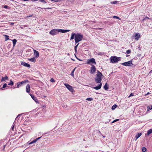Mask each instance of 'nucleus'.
I'll use <instances>...</instances> for the list:
<instances>
[{
	"mask_svg": "<svg viewBox=\"0 0 152 152\" xmlns=\"http://www.w3.org/2000/svg\"><path fill=\"white\" fill-rule=\"evenodd\" d=\"M64 85L70 91L72 92H73V89L72 86L69 85L68 84L64 83Z\"/></svg>",
	"mask_w": 152,
	"mask_h": 152,
	"instance_id": "obj_7",
	"label": "nucleus"
},
{
	"mask_svg": "<svg viewBox=\"0 0 152 152\" xmlns=\"http://www.w3.org/2000/svg\"><path fill=\"white\" fill-rule=\"evenodd\" d=\"M47 9H49V8H47Z\"/></svg>",
	"mask_w": 152,
	"mask_h": 152,
	"instance_id": "obj_55",
	"label": "nucleus"
},
{
	"mask_svg": "<svg viewBox=\"0 0 152 152\" xmlns=\"http://www.w3.org/2000/svg\"><path fill=\"white\" fill-rule=\"evenodd\" d=\"M14 126H13L12 127V130H13V129H14Z\"/></svg>",
	"mask_w": 152,
	"mask_h": 152,
	"instance_id": "obj_46",
	"label": "nucleus"
},
{
	"mask_svg": "<svg viewBox=\"0 0 152 152\" xmlns=\"http://www.w3.org/2000/svg\"><path fill=\"white\" fill-rule=\"evenodd\" d=\"M76 34L75 33H72L71 37L70 38V40L73 39H74L75 36Z\"/></svg>",
	"mask_w": 152,
	"mask_h": 152,
	"instance_id": "obj_19",
	"label": "nucleus"
},
{
	"mask_svg": "<svg viewBox=\"0 0 152 152\" xmlns=\"http://www.w3.org/2000/svg\"><path fill=\"white\" fill-rule=\"evenodd\" d=\"M76 69V67L74 68L73 70L72 71V72H71V75L73 77H74V72L75 71V70Z\"/></svg>",
	"mask_w": 152,
	"mask_h": 152,
	"instance_id": "obj_24",
	"label": "nucleus"
},
{
	"mask_svg": "<svg viewBox=\"0 0 152 152\" xmlns=\"http://www.w3.org/2000/svg\"><path fill=\"white\" fill-rule=\"evenodd\" d=\"M140 36L139 33H136L134 36V38L137 40H138L140 38Z\"/></svg>",
	"mask_w": 152,
	"mask_h": 152,
	"instance_id": "obj_10",
	"label": "nucleus"
},
{
	"mask_svg": "<svg viewBox=\"0 0 152 152\" xmlns=\"http://www.w3.org/2000/svg\"><path fill=\"white\" fill-rule=\"evenodd\" d=\"M32 15H29V17H32Z\"/></svg>",
	"mask_w": 152,
	"mask_h": 152,
	"instance_id": "obj_52",
	"label": "nucleus"
},
{
	"mask_svg": "<svg viewBox=\"0 0 152 152\" xmlns=\"http://www.w3.org/2000/svg\"><path fill=\"white\" fill-rule=\"evenodd\" d=\"M150 107L149 106H148V110H147L148 111L149 110H150Z\"/></svg>",
	"mask_w": 152,
	"mask_h": 152,
	"instance_id": "obj_44",
	"label": "nucleus"
},
{
	"mask_svg": "<svg viewBox=\"0 0 152 152\" xmlns=\"http://www.w3.org/2000/svg\"><path fill=\"white\" fill-rule=\"evenodd\" d=\"M83 38V36L80 34L77 33L75 36V40L76 44L81 41Z\"/></svg>",
	"mask_w": 152,
	"mask_h": 152,
	"instance_id": "obj_2",
	"label": "nucleus"
},
{
	"mask_svg": "<svg viewBox=\"0 0 152 152\" xmlns=\"http://www.w3.org/2000/svg\"><path fill=\"white\" fill-rule=\"evenodd\" d=\"M32 1H37V0H31Z\"/></svg>",
	"mask_w": 152,
	"mask_h": 152,
	"instance_id": "obj_48",
	"label": "nucleus"
},
{
	"mask_svg": "<svg viewBox=\"0 0 152 152\" xmlns=\"http://www.w3.org/2000/svg\"><path fill=\"white\" fill-rule=\"evenodd\" d=\"M126 56L127 57H128V56H127H127Z\"/></svg>",
	"mask_w": 152,
	"mask_h": 152,
	"instance_id": "obj_58",
	"label": "nucleus"
},
{
	"mask_svg": "<svg viewBox=\"0 0 152 152\" xmlns=\"http://www.w3.org/2000/svg\"><path fill=\"white\" fill-rule=\"evenodd\" d=\"M152 133V129H151L147 131V135H149L150 134H151Z\"/></svg>",
	"mask_w": 152,
	"mask_h": 152,
	"instance_id": "obj_20",
	"label": "nucleus"
},
{
	"mask_svg": "<svg viewBox=\"0 0 152 152\" xmlns=\"http://www.w3.org/2000/svg\"><path fill=\"white\" fill-rule=\"evenodd\" d=\"M86 100L88 101H91L93 100V99L91 98H87L86 99Z\"/></svg>",
	"mask_w": 152,
	"mask_h": 152,
	"instance_id": "obj_33",
	"label": "nucleus"
},
{
	"mask_svg": "<svg viewBox=\"0 0 152 152\" xmlns=\"http://www.w3.org/2000/svg\"><path fill=\"white\" fill-rule=\"evenodd\" d=\"M79 60H80V59H78V58H77Z\"/></svg>",
	"mask_w": 152,
	"mask_h": 152,
	"instance_id": "obj_56",
	"label": "nucleus"
},
{
	"mask_svg": "<svg viewBox=\"0 0 152 152\" xmlns=\"http://www.w3.org/2000/svg\"><path fill=\"white\" fill-rule=\"evenodd\" d=\"M103 76L102 73L97 70V73L96 75V77L95 78V82L97 83H99L97 86L94 87L93 88L96 90H98L101 88L102 83L101 81L102 79V77Z\"/></svg>",
	"mask_w": 152,
	"mask_h": 152,
	"instance_id": "obj_1",
	"label": "nucleus"
},
{
	"mask_svg": "<svg viewBox=\"0 0 152 152\" xmlns=\"http://www.w3.org/2000/svg\"><path fill=\"white\" fill-rule=\"evenodd\" d=\"M8 80V77L6 75L4 77H2L1 81H5L6 80Z\"/></svg>",
	"mask_w": 152,
	"mask_h": 152,
	"instance_id": "obj_15",
	"label": "nucleus"
},
{
	"mask_svg": "<svg viewBox=\"0 0 152 152\" xmlns=\"http://www.w3.org/2000/svg\"><path fill=\"white\" fill-rule=\"evenodd\" d=\"M8 6H7V5H5L4 7V8H5V9H7V8H8Z\"/></svg>",
	"mask_w": 152,
	"mask_h": 152,
	"instance_id": "obj_41",
	"label": "nucleus"
},
{
	"mask_svg": "<svg viewBox=\"0 0 152 152\" xmlns=\"http://www.w3.org/2000/svg\"><path fill=\"white\" fill-rule=\"evenodd\" d=\"M21 64L27 67L28 68L30 67V65L29 64L24 62H22L21 63Z\"/></svg>",
	"mask_w": 152,
	"mask_h": 152,
	"instance_id": "obj_9",
	"label": "nucleus"
},
{
	"mask_svg": "<svg viewBox=\"0 0 152 152\" xmlns=\"http://www.w3.org/2000/svg\"><path fill=\"white\" fill-rule=\"evenodd\" d=\"M23 0L24 1H28L29 0Z\"/></svg>",
	"mask_w": 152,
	"mask_h": 152,
	"instance_id": "obj_49",
	"label": "nucleus"
},
{
	"mask_svg": "<svg viewBox=\"0 0 152 152\" xmlns=\"http://www.w3.org/2000/svg\"><path fill=\"white\" fill-rule=\"evenodd\" d=\"M26 92L28 93H29L30 91V86L29 84H28L26 86Z\"/></svg>",
	"mask_w": 152,
	"mask_h": 152,
	"instance_id": "obj_12",
	"label": "nucleus"
},
{
	"mask_svg": "<svg viewBox=\"0 0 152 152\" xmlns=\"http://www.w3.org/2000/svg\"><path fill=\"white\" fill-rule=\"evenodd\" d=\"M5 41H7L9 39V36L7 35H5Z\"/></svg>",
	"mask_w": 152,
	"mask_h": 152,
	"instance_id": "obj_27",
	"label": "nucleus"
},
{
	"mask_svg": "<svg viewBox=\"0 0 152 152\" xmlns=\"http://www.w3.org/2000/svg\"><path fill=\"white\" fill-rule=\"evenodd\" d=\"M29 61L33 62H35L36 61V59L35 57H33L31 58L28 59Z\"/></svg>",
	"mask_w": 152,
	"mask_h": 152,
	"instance_id": "obj_17",
	"label": "nucleus"
},
{
	"mask_svg": "<svg viewBox=\"0 0 152 152\" xmlns=\"http://www.w3.org/2000/svg\"><path fill=\"white\" fill-rule=\"evenodd\" d=\"M79 44V43H78L77 44V45L75 47V48H74L75 49H77V47L78 46Z\"/></svg>",
	"mask_w": 152,
	"mask_h": 152,
	"instance_id": "obj_38",
	"label": "nucleus"
},
{
	"mask_svg": "<svg viewBox=\"0 0 152 152\" xmlns=\"http://www.w3.org/2000/svg\"><path fill=\"white\" fill-rule=\"evenodd\" d=\"M142 151L143 152H146L147 151V149L145 147H143L142 148Z\"/></svg>",
	"mask_w": 152,
	"mask_h": 152,
	"instance_id": "obj_23",
	"label": "nucleus"
},
{
	"mask_svg": "<svg viewBox=\"0 0 152 152\" xmlns=\"http://www.w3.org/2000/svg\"><path fill=\"white\" fill-rule=\"evenodd\" d=\"M70 31L69 30H64L61 29H58V32H61L62 33H64L69 32Z\"/></svg>",
	"mask_w": 152,
	"mask_h": 152,
	"instance_id": "obj_11",
	"label": "nucleus"
},
{
	"mask_svg": "<svg viewBox=\"0 0 152 152\" xmlns=\"http://www.w3.org/2000/svg\"><path fill=\"white\" fill-rule=\"evenodd\" d=\"M113 18H115H115L118 19L119 20H121V19L119 17H118V16H113Z\"/></svg>",
	"mask_w": 152,
	"mask_h": 152,
	"instance_id": "obj_31",
	"label": "nucleus"
},
{
	"mask_svg": "<svg viewBox=\"0 0 152 152\" xmlns=\"http://www.w3.org/2000/svg\"><path fill=\"white\" fill-rule=\"evenodd\" d=\"M34 54L35 55V57L37 58L39 57V54L38 51L34 50Z\"/></svg>",
	"mask_w": 152,
	"mask_h": 152,
	"instance_id": "obj_13",
	"label": "nucleus"
},
{
	"mask_svg": "<svg viewBox=\"0 0 152 152\" xmlns=\"http://www.w3.org/2000/svg\"><path fill=\"white\" fill-rule=\"evenodd\" d=\"M21 85L20 82L18 83L17 84V86L16 88H18L19 87L21 86Z\"/></svg>",
	"mask_w": 152,
	"mask_h": 152,
	"instance_id": "obj_26",
	"label": "nucleus"
},
{
	"mask_svg": "<svg viewBox=\"0 0 152 152\" xmlns=\"http://www.w3.org/2000/svg\"><path fill=\"white\" fill-rule=\"evenodd\" d=\"M121 64L122 65L124 66H131L133 65L132 61L130 60L128 61L122 63Z\"/></svg>",
	"mask_w": 152,
	"mask_h": 152,
	"instance_id": "obj_4",
	"label": "nucleus"
},
{
	"mask_svg": "<svg viewBox=\"0 0 152 152\" xmlns=\"http://www.w3.org/2000/svg\"><path fill=\"white\" fill-rule=\"evenodd\" d=\"M14 84V83L12 80H10V83H8V85L12 86Z\"/></svg>",
	"mask_w": 152,
	"mask_h": 152,
	"instance_id": "obj_25",
	"label": "nucleus"
},
{
	"mask_svg": "<svg viewBox=\"0 0 152 152\" xmlns=\"http://www.w3.org/2000/svg\"><path fill=\"white\" fill-rule=\"evenodd\" d=\"M10 24L12 25H13L14 24V23L13 22H11V23H10Z\"/></svg>",
	"mask_w": 152,
	"mask_h": 152,
	"instance_id": "obj_45",
	"label": "nucleus"
},
{
	"mask_svg": "<svg viewBox=\"0 0 152 152\" xmlns=\"http://www.w3.org/2000/svg\"><path fill=\"white\" fill-rule=\"evenodd\" d=\"M110 59L111 62L113 63H118L121 60L120 57H117L116 56H112L110 57Z\"/></svg>",
	"mask_w": 152,
	"mask_h": 152,
	"instance_id": "obj_3",
	"label": "nucleus"
},
{
	"mask_svg": "<svg viewBox=\"0 0 152 152\" xmlns=\"http://www.w3.org/2000/svg\"><path fill=\"white\" fill-rule=\"evenodd\" d=\"M96 70V68L95 66L93 65H92V67L91 68V74H94Z\"/></svg>",
	"mask_w": 152,
	"mask_h": 152,
	"instance_id": "obj_8",
	"label": "nucleus"
},
{
	"mask_svg": "<svg viewBox=\"0 0 152 152\" xmlns=\"http://www.w3.org/2000/svg\"><path fill=\"white\" fill-rule=\"evenodd\" d=\"M58 33V29H54L51 30L49 32V34L51 35H53L57 34Z\"/></svg>",
	"mask_w": 152,
	"mask_h": 152,
	"instance_id": "obj_6",
	"label": "nucleus"
},
{
	"mask_svg": "<svg viewBox=\"0 0 152 152\" xmlns=\"http://www.w3.org/2000/svg\"><path fill=\"white\" fill-rule=\"evenodd\" d=\"M86 62L87 64H90L92 63L94 64H96V62L95 61V59L94 58L88 59Z\"/></svg>",
	"mask_w": 152,
	"mask_h": 152,
	"instance_id": "obj_5",
	"label": "nucleus"
},
{
	"mask_svg": "<svg viewBox=\"0 0 152 152\" xmlns=\"http://www.w3.org/2000/svg\"><path fill=\"white\" fill-rule=\"evenodd\" d=\"M134 96V94L133 93H131L130 94V95L128 96V97H129L132 96Z\"/></svg>",
	"mask_w": 152,
	"mask_h": 152,
	"instance_id": "obj_39",
	"label": "nucleus"
},
{
	"mask_svg": "<svg viewBox=\"0 0 152 152\" xmlns=\"http://www.w3.org/2000/svg\"><path fill=\"white\" fill-rule=\"evenodd\" d=\"M117 107V105L116 104H115L112 107V110H114Z\"/></svg>",
	"mask_w": 152,
	"mask_h": 152,
	"instance_id": "obj_28",
	"label": "nucleus"
},
{
	"mask_svg": "<svg viewBox=\"0 0 152 152\" xmlns=\"http://www.w3.org/2000/svg\"><path fill=\"white\" fill-rule=\"evenodd\" d=\"M102 29V28H99V29Z\"/></svg>",
	"mask_w": 152,
	"mask_h": 152,
	"instance_id": "obj_54",
	"label": "nucleus"
},
{
	"mask_svg": "<svg viewBox=\"0 0 152 152\" xmlns=\"http://www.w3.org/2000/svg\"><path fill=\"white\" fill-rule=\"evenodd\" d=\"M118 2L117 1H114L111 2V3L112 4H117Z\"/></svg>",
	"mask_w": 152,
	"mask_h": 152,
	"instance_id": "obj_32",
	"label": "nucleus"
},
{
	"mask_svg": "<svg viewBox=\"0 0 152 152\" xmlns=\"http://www.w3.org/2000/svg\"><path fill=\"white\" fill-rule=\"evenodd\" d=\"M52 1H55L56 2H58V0H51Z\"/></svg>",
	"mask_w": 152,
	"mask_h": 152,
	"instance_id": "obj_42",
	"label": "nucleus"
},
{
	"mask_svg": "<svg viewBox=\"0 0 152 152\" xmlns=\"http://www.w3.org/2000/svg\"><path fill=\"white\" fill-rule=\"evenodd\" d=\"M150 94V93H149V92H148V93L146 95H148V94Z\"/></svg>",
	"mask_w": 152,
	"mask_h": 152,
	"instance_id": "obj_50",
	"label": "nucleus"
},
{
	"mask_svg": "<svg viewBox=\"0 0 152 152\" xmlns=\"http://www.w3.org/2000/svg\"><path fill=\"white\" fill-rule=\"evenodd\" d=\"M7 86V84L6 83H4L3 86L2 88H1V90H3V88H4Z\"/></svg>",
	"mask_w": 152,
	"mask_h": 152,
	"instance_id": "obj_29",
	"label": "nucleus"
},
{
	"mask_svg": "<svg viewBox=\"0 0 152 152\" xmlns=\"http://www.w3.org/2000/svg\"><path fill=\"white\" fill-rule=\"evenodd\" d=\"M39 1L41 2L46 3V2L44 0H39Z\"/></svg>",
	"mask_w": 152,
	"mask_h": 152,
	"instance_id": "obj_40",
	"label": "nucleus"
},
{
	"mask_svg": "<svg viewBox=\"0 0 152 152\" xmlns=\"http://www.w3.org/2000/svg\"><path fill=\"white\" fill-rule=\"evenodd\" d=\"M12 42L13 43V46L14 47L17 42V40L16 39H14L12 40Z\"/></svg>",
	"mask_w": 152,
	"mask_h": 152,
	"instance_id": "obj_21",
	"label": "nucleus"
},
{
	"mask_svg": "<svg viewBox=\"0 0 152 152\" xmlns=\"http://www.w3.org/2000/svg\"><path fill=\"white\" fill-rule=\"evenodd\" d=\"M149 18L147 17H146L144 18V19H143L142 20V21H143L144 20H146L147 19H149Z\"/></svg>",
	"mask_w": 152,
	"mask_h": 152,
	"instance_id": "obj_34",
	"label": "nucleus"
},
{
	"mask_svg": "<svg viewBox=\"0 0 152 152\" xmlns=\"http://www.w3.org/2000/svg\"><path fill=\"white\" fill-rule=\"evenodd\" d=\"M41 137H39L37 138L36 139L37 140V141L38 140H39V139H40V138H41Z\"/></svg>",
	"mask_w": 152,
	"mask_h": 152,
	"instance_id": "obj_43",
	"label": "nucleus"
},
{
	"mask_svg": "<svg viewBox=\"0 0 152 152\" xmlns=\"http://www.w3.org/2000/svg\"><path fill=\"white\" fill-rule=\"evenodd\" d=\"M28 82V80H24V81H22L20 83V84L21 85H22L24 83H26Z\"/></svg>",
	"mask_w": 152,
	"mask_h": 152,
	"instance_id": "obj_22",
	"label": "nucleus"
},
{
	"mask_svg": "<svg viewBox=\"0 0 152 152\" xmlns=\"http://www.w3.org/2000/svg\"><path fill=\"white\" fill-rule=\"evenodd\" d=\"M37 141V140L36 139H35L34 140L32 141L31 142H30L29 143V144H32L33 143L36 142Z\"/></svg>",
	"mask_w": 152,
	"mask_h": 152,
	"instance_id": "obj_30",
	"label": "nucleus"
},
{
	"mask_svg": "<svg viewBox=\"0 0 152 152\" xmlns=\"http://www.w3.org/2000/svg\"><path fill=\"white\" fill-rule=\"evenodd\" d=\"M75 52H77V49H75Z\"/></svg>",
	"mask_w": 152,
	"mask_h": 152,
	"instance_id": "obj_47",
	"label": "nucleus"
},
{
	"mask_svg": "<svg viewBox=\"0 0 152 152\" xmlns=\"http://www.w3.org/2000/svg\"><path fill=\"white\" fill-rule=\"evenodd\" d=\"M107 122H105V123H106H106H107Z\"/></svg>",
	"mask_w": 152,
	"mask_h": 152,
	"instance_id": "obj_57",
	"label": "nucleus"
},
{
	"mask_svg": "<svg viewBox=\"0 0 152 152\" xmlns=\"http://www.w3.org/2000/svg\"><path fill=\"white\" fill-rule=\"evenodd\" d=\"M30 95L33 99L36 102H37L38 101V100L34 95L32 94H30Z\"/></svg>",
	"mask_w": 152,
	"mask_h": 152,
	"instance_id": "obj_16",
	"label": "nucleus"
},
{
	"mask_svg": "<svg viewBox=\"0 0 152 152\" xmlns=\"http://www.w3.org/2000/svg\"><path fill=\"white\" fill-rule=\"evenodd\" d=\"M142 135V134L140 133H138L135 136V138L134 139V140L136 141L137 139L139 138Z\"/></svg>",
	"mask_w": 152,
	"mask_h": 152,
	"instance_id": "obj_14",
	"label": "nucleus"
},
{
	"mask_svg": "<svg viewBox=\"0 0 152 152\" xmlns=\"http://www.w3.org/2000/svg\"><path fill=\"white\" fill-rule=\"evenodd\" d=\"M11 0V1H13V0Z\"/></svg>",
	"mask_w": 152,
	"mask_h": 152,
	"instance_id": "obj_59",
	"label": "nucleus"
},
{
	"mask_svg": "<svg viewBox=\"0 0 152 152\" xmlns=\"http://www.w3.org/2000/svg\"><path fill=\"white\" fill-rule=\"evenodd\" d=\"M152 109V105L151 106V108H150V110H151Z\"/></svg>",
	"mask_w": 152,
	"mask_h": 152,
	"instance_id": "obj_51",
	"label": "nucleus"
},
{
	"mask_svg": "<svg viewBox=\"0 0 152 152\" xmlns=\"http://www.w3.org/2000/svg\"><path fill=\"white\" fill-rule=\"evenodd\" d=\"M20 114L18 115L17 116V117H18V116H20Z\"/></svg>",
	"mask_w": 152,
	"mask_h": 152,
	"instance_id": "obj_53",
	"label": "nucleus"
},
{
	"mask_svg": "<svg viewBox=\"0 0 152 152\" xmlns=\"http://www.w3.org/2000/svg\"><path fill=\"white\" fill-rule=\"evenodd\" d=\"M131 52V51L130 50H128L126 51V52L127 54H129Z\"/></svg>",
	"mask_w": 152,
	"mask_h": 152,
	"instance_id": "obj_35",
	"label": "nucleus"
},
{
	"mask_svg": "<svg viewBox=\"0 0 152 152\" xmlns=\"http://www.w3.org/2000/svg\"><path fill=\"white\" fill-rule=\"evenodd\" d=\"M119 120V119H115L112 122V123H114L116 121H118Z\"/></svg>",
	"mask_w": 152,
	"mask_h": 152,
	"instance_id": "obj_37",
	"label": "nucleus"
},
{
	"mask_svg": "<svg viewBox=\"0 0 152 152\" xmlns=\"http://www.w3.org/2000/svg\"><path fill=\"white\" fill-rule=\"evenodd\" d=\"M50 81L51 82H54L55 81V80L53 78H51L50 79Z\"/></svg>",
	"mask_w": 152,
	"mask_h": 152,
	"instance_id": "obj_36",
	"label": "nucleus"
},
{
	"mask_svg": "<svg viewBox=\"0 0 152 152\" xmlns=\"http://www.w3.org/2000/svg\"><path fill=\"white\" fill-rule=\"evenodd\" d=\"M108 85L107 84V83H106L104 87V88L105 90H107L108 89Z\"/></svg>",
	"mask_w": 152,
	"mask_h": 152,
	"instance_id": "obj_18",
	"label": "nucleus"
}]
</instances>
